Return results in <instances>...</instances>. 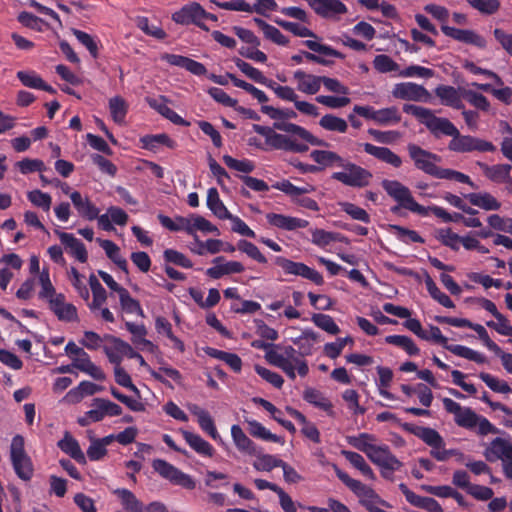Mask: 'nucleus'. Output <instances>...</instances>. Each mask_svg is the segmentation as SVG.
Instances as JSON below:
<instances>
[{"mask_svg": "<svg viewBox=\"0 0 512 512\" xmlns=\"http://www.w3.org/2000/svg\"><path fill=\"white\" fill-rule=\"evenodd\" d=\"M252 346L258 349H264L266 351V361L281 369L291 380H294L297 374L300 377H305L309 373L307 361L297 355V350L293 346H275L260 340L253 341Z\"/></svg>", "mask_w": 512, "mask_h": 512, "instance_id": "obj_1", "label": "nucleus"}, {"mask_svg": "<svg viewBox=\"0 0 512 512\" xmlns=\"http://www.w3.org/2000/svg\"><path fill=\"white\" fill-rule=\"evenodd\" d=\"M382 187L387 194L398 202L399 207L409 210L412 213L427 216L430 212L444 222H456L457 214L451 215L444 208L432 205L424 207L417 203L413 198L411 191L402 183L396 180H383Z\"/></svg>", "mask_w": 512, "mask_h": 512, "instance_id": "obj_2", "label": "nucleus"}, {"mask_svg": "<svg viewBox=\"0 0 512 512\" xmlns=\"http://www.w3.org/2000/svg\"><path fill=\"white\" fill-rule=\"evenodd\" d=\"M442 402L445 410L454 415V421L459 427L476 430L481 436L499 432L487 418L478 415L471 408L463 407L450 398H443Z\"/></svg>", "mask_w": 512, "mask_h": 512, "instance_id": "obj_3", "label": "nucleus"}, {"mask_svg": "<svg viewBox=\"0 0 512 512\" xmlns=\"http://www.w3.org/2000/svg\"><path fill=\"white\" fill-rule=\"evenodd\" d=\"M158 219L162 226L170 231H185L191 236H195L197 231L219 234V230L215 225L197 214H191L188 217L178 216L175 219L160 214Z\"/></svg>", "mask_w": 512, "mask_h": 512, "instance_id": "obj_4", "label": "nucleus"}, {"mask_svg": "<svg viewBox=\"0 0 512 512\" xmlns=\"http://www.w3.org/2000/svg\"><path fill=\"white\" fill-rule=\"evenodd\" d=\"M337 477L359 498L360 503L369 512H385L383 507H388L376 492L359 480L351 478L346 472L336 468Z\"/></svg>", "mask_w": 512, "mask_h": 512, "instance_id": "obj_5", "label": "nucleus"}, {"mask_svg": "<svg viewBox=\"0 0 512 512\" xmlns=\"http://www.w3.org/2000/svg\"><path fill=\"white\" fill-rule=\"evenodd\" d=\"M405 112L415 116L428 130L435 136L442 135L452 137L457 133V127L447 118H441L434 115V113L424 107L409 105L404 107Z\"/></svg>", "mask_w": 512, "mask_h": 512, "instance_id": "obj_6", "label": "nucleus"}, {"mask_svg": "<svg viewBox=\"0 0 512 512\" xmlns=\"http://www.w3.org/2000/svg\"><path fill=\"white\" fill-rule=\"evenodd\" d=\"M424 336L425 337H421V339L426 341H434L456 356L465 358L478 364H484L487 362L486 356L476 350L463 345L449 344L447 337L442 334L441 330L437 326H430L429 330H424Z\"/></svg>", "mask_w": 512, "mask_h": 512, "instance_id": "obj_7", "label": "nucleus"}, {"mask_svg": "<svg viewBox=\"0 0 512 512\" xmlns=\"http://www.w3.org/2000/svg\"><path fill=\"white\" fill-rule=\"evenodd\" d=\"M484 456L490 462L500 460L504 476L512 480V443L509 440L501 437L493 439Z\"/></svg>", "mask_w": 512, "mask_h": 512, "instance_id": "obj_8", "label": "nucleus"}, {"mask_svg": "<svg viewBox=\"0 0 512 512\" xmlns=\"http://www.w3.org/2000/svg\"><path fill=\"white\" fill-rule=\"evenodd\" d=\"M10 457L13 468L19 478L30 480L33 475V465L24 449V438L20 435L13 437L10 447Z\"/></svg>", "mask_w": 512, "mask_h": 512, "instance_id": "obj_9", "label": "nucleus"}, {"mask_svg": "<svg viewBox=\"0 0 512 512\" xmlns=\"http://www.w3.org/2000/svg\"><path fill=\"white\" fill-rule=\"evenodd\" d=\"M341 166V171L332 174L334 180L351 187L362 188L369 185L372 174L368 170L353 163L342 162Z\"/></svg>", "mask_w": 512, "mask_h": 512, "instance_id": "obj_10", "label": "nucleus"}, {"mask_svg": "<svg viewBox=\"0 0 512 512\" xmlns=\"http://www.w3.org/2000/svg\"><path fill=\"white\" fill-rule=\"evenodd\" d=\"M153 469L164 479L175 485L192 490L196 487L195 480L188 474L162 459H155L152 462Z\"/></svg>", "mask_w": 512, "mask_h": 512, "instance_id": "obj_11", "label": "nucleus"}, {"mask_svg": "<svg viewBox=\"0 0 512 512\" xmlns=\"http://www.w3.org/2000/svg\"><path fill=\"white\" fill-rule=\"evenodd\" d=\"M304 45L308 47L311 51L318 53L319 55L302 51L300 54H295L291 57V61L294 64H301L303 63L304 59H306L311 62L326 65L327 61L322 56L342 58V54L340 52L333 49L331 46L321 44L317 41L306 40L304 41Z\"/></svg>", "mask_w": 512, "mask_h": 512, "instance_id": "obj_12", "label": "nucleus"}, {"mask_svg": "<svg viewBox=\"0 0 512 512\" xmlns=\"http://www.w3.org/2000/svg\"><path fill=\"white\" fill-rule=\"evenodd\" d=\"M449 150L457 153H467L472 151H494L495 147L492 143L469 136L461 135L457 129V133L453 134L448 145Z\"/></svg>", "mask_w": 512, "mask_h": 512, "instance_id": "obj_13", "label": "nucleus"}, {"mask_svg": "<svg viewBox=\"0 0 512 512\" xmlns=\"http://www.w3.org/2000/svg\"><path fill=\"white\" fill-rule=\"evenodd\" d=\"M408 153L410 158L413 160L414 165L417 169L422 170L426 174L437 177L440 167L436 165L440 161V157L415 144L408 145Z\"/></svg>", "mask_w": 512, "mask_h": 512, "instance_id": "obj_14", "label": "nucleus"}, {"mask_svg": "<svg viewBox=\"0 0 512 512\" xmlns=\"http://www.w3.org/2000/svg\"><path fill=\"white\" fill-rule=\"evenodd\" d=\"M354 112L382 126L397 124L401 120L399 110L396 107L375 110L370 106L357 105L354 107Z\"/></svg>", "mask_w": 512, "mask_h": 512, "instance_id": "obj_15", "label": "nucleus"}, {"mask_svg": "<svg viewBox=\"0 0 512 512\" xmlns=\"http://www.w3.org/2000/svg\"><path fill=\"white\" fill-rule=\"evenodd\" d=\"M275 264L281 267L286 274L301 276L316 285H322L324 283L323 276L317 270L310 268L304 263L294 262L284 257H276Z\"/></svg>", "mask_w": 512, "mask_h": 512, "instance_id": "obj_16", "label": "nucleus"}, {"mask_svg": "<svg viewBox=\"0 0 512 512\" xmlns=\"http://www.w3.org/2000/svg\"><path fill=\"white\" fill-rule=\"evenodd\" d=\"M367 457L383 470V475L386 476V471L393 473L399 470L401 462L390 452L387 445L375 444Z\"/></svg>", "mask_w": 512, "mask_h": 512, "instance_id": "obj_17", "label": "nucleus"}, {"mask_svg": "<svg viewBox=\"0 0 512 512\" xmlns=\"http://www.w3.org/2000/svg\"><path fill=\"white\" fill-rule=\"evenodd\" d=\"M108 343L104 345V352L109 361L116 365H120L124 357H133V348L123 340L114 337H106Z\"/></svg>", "mask_w": 512, "mask_h": 512, "instance_id": "obj_18", "label": "nucleus"}, {"mask_svg": "<svg viewBox=\"0 0 512 512\" xmlns=\"http://www.w3.org/2000/svg\"><path fill=\"white\" fill-rule=\"evenodd\" d=\"M49 309L60 321L74 322L78 320V312L75 305L66 301L65 295L59 293L48 301Z\"/></svg>", "mask_w": 512, "mask_h": 512, "instance_id": "obj_19", "label": "nucleus"}, {"mask_svg": "<svg viewBox=\"0 0 512 512\" xmlns=\"http://www.w3.org/2000/svg\"><path fill=\"white\" fill-rule=\"evenodd\" d=\"M296 90L307 95H315L320 91L322 76L308 73L302 69L293 72Z\"/></svg>", "mask_w": 512, "mask_h": 512, "instance_id": "obj_20", "label": "nucleus"}, {"mask_svg": "<svg viewBox=\"0 0 512 512\" xmlns=\"http://www.w3.org/2000/svg\"><path fill=\"white\" fill-rule=\"evenodd\" d=\"M208 13L198 3H190L182 7L179 11L172 15L174 22L181 25L196 24L200 25V21L205 19Z\"/></svg>", "mask_w": 512, "mask_h": 512, "instance_id": "obj_21", "label": "nucleus"}, {"mask_svg": "<svg viewBox=\"0 0 512 512\" xmlns=\"http://www.w3.org/2000/svg\"><path fill=\"white\" fill-rule=\"evenodd\" d=\"M92 409L89 410V416L94 422H100L105 417H114L122 414V408L105 398H94L92 401Z\"/></svg>", "mask_w": 512, "mask_h": 512, "instance_id": "obj_22", "label": "nucleus"}, {"mask_svg": "<svg viewBox=\"0 0 512 512\" xmlns=\"http://www.w3.org/2000/svg\"><path fill=\"white\" fill-rule=\"evenodd\" d=\"M187 409L191 414L196 416L200 428L205 433H207L213 440L222 442V438L216 429L214 420L207 410L193 403L187 404Z\"/></svg>", "mask_w": 512, "mask_h": 512, "instance_id": "obj_23", "label": "nucleus"}, {"mask_svg": "<svg viewBox=\"0 0 512 512\" xmlns=\"http://www.w3.org/2000/svg\"><path fill=\"white\" fill-rule=\"evenodd\" d=\"M383 310L391 315L397 316L402 319H407L404 322V326L413 332L415 335H417L419 338L425 337L424 336V329L420 323L419 320L410 318L411 312L405 307L402 306H396L392 303H385L383 305Z\"/></svg>", "mask_w": 512, "mask_h": 512, "instance_id": "obj_24", "label": "nucleus"}, {"mask_svg": "<svg viewBox=\"0 0 512 512\" xmlns=\"http://www.w3.org/2000/svg\"><path fill=\"white\" fill-rule=\"evenodd\" d=\"M213 264L212 267L206 270V275L212 279H220L223 276L242 273L245 270L242 263L238 261L224 262L223 257H216Z\"/></svg>", "mask_w": 512, "mask_h": 512, "instance_id": "obj_25", "label": "nucleus"}, {"mask_svg": "<svg viewBox=\"0 0 512 512\" xmlns=\"http://www.w3.org/2000/svg\"><path fill=\"white\" fill-rule=\"evenodd\" d=\"M266 220L271 226L285 231H294L306 228L309 225V222L305 219L277 213H267Z\"/></svg>", "mask_w": 512, "mask_h": 512, "instance_id": "obj_26", "label": "nucleus"}, {"mask_svg": "<svg viewBox=\"0 0 512 512\" xmlns=\"http://www.w3.org/2000/svg\"><path fill=\"white\" fill-rule=\"evenodd\" d=\"M392 95L398 99L420 101L428 96V92L421 85L412 82H404L394 86Z\"/></svg>", "mask_w": 512, "mask_h": 512, "instance_id": "obj_27", "label": "nucleus"}, {"mask_svg": "<svg viewBox=\"0 0 512 512\" xmlns=\"http://www.w3.org/2000/svg\"><path fill=\"white\" fill-rule=\"evenodd\" d=\"M266 144L274 149L297 153L306 152L308 150L307 144L298 142L296 139L292 137L279 134L276 132L270 135V137L268 138V142Z\"/></svg>", "mask_w": 512, "mask_h": 512, "instance_id": "obj_28", "label": "nucleus"}, {"mask_svg": "<svg viewBox=\"0 0 512 512\" xmlns=\"http://www.w3.org/2000/svg\"><path fill=\"white\" fill-rule=\"evenodd\" d=\"M70 199L80 217L90 221L97 218L100 210L90 201L88 197L83 196L78 191H72L70 194Z\"/></svg>", "mask_w": 512, "mask_h": 512, "instance_id": "obj_29", "label": "nucleus"}, {"mask_svg": "<svg viewBox=\"0 0 512 512\" xmlns=\"http://www.w3.org/2000/svg\"><path fill=\"white\" fill-rule=\"evenodd\" d=\"M61 243L65 246L68 253L71 254L81 263H85L88 259V253L84 244L73 234L66 232H56Z\"/></svg>", "mask_w": 512, "mask_h": 512, "instance_id": "obj_30", "label": "nucleus"}, {"mask_svg": "<svg viewBox=\"0 0 512 512\" xmlns=\"http://www.w3.org/2000/svg\"><path fill=\"white\" fill-rule=\"evenodd\" d=\"M72 366L81 372L87 374L94 380L103 381L106 378L103 370L91 361L87 352L83 351L79 356L74 357Z\"/></svg>", "mask_w": 512, "mask_h": 512, "instance_id": "obj_31", "label": "nucleus"}, {"mask_svg": "<svg viewBox=\"0 0 512 512\" xmlns=\"http://www.w3.org/2000/svg\"><path fill=\"white\" fill-rule=\"evenodd\" d=\"M441 29L446 36L457 41L473 44L479 48H483L486 45L484 38L471 30L458 29L447 25H443Z\"/></svg>", "mask_w": 512, "mask_h": 512, "instance_id": "obj_32", "label": "nucleus"}, {"mask_svg": "<svg viewBox=\"0 0 512 512\" xmlns=\"http://www.w3.org/2000/svg\"><path fill=\"white\" fill-rule=\"evenodd\" d=\"M483 174L493 182L512 184L510 177L511 166L509 164H496L489 166L485 163L478 162Z\"/></svg>", "mask_w": 512, "mask_h": 512, "instance_id": "obj_33", "label": "nucleus"}, {"mask_svg": "<svg viewBox=\"0 0 512 512\" xmlns=\"http://www.w3.org/2000/svg\"><path fill=\"white\" fill-rule=\"evenodd\" d=\"M147 103L151 108L156 110L163 117L170 120L172 123L176 125L188 126L189 123L185 121L180 115H178L175 111H173L170 107H168V100L163 97L150 98L146 99Z\"/></svg>", "mask_w": 512, "mask_h": 512, "instance_id": "obj_34", "label": "nucleus"}, {"mask_svg": "<svg viewBox=\"0 0 512 512\" xmlns=\"http://www.w3.org/2000/svg\"><path fill=\"white\" fill-rule=\"evenodd\" d=\"M312 9L324 18H333L347 12V7L339 0H316Z\"/></svg>", "mask_w": 512, "mask_h": 512, "instance_id": "obj_35", "label": "nucleus"}, {"mask_svg": "<svg viewBox=\"0 0 512 512\" xmlns=\"http://www.w3.org/2000/svg\"><path fill=\"white\" fill-rule=\"evenodd\" d=\"M362 146L367 154L374 156L380 161H383L395 168H399L402 165L401 158L389 148L375 146L370 143H364Z\"/></svg>", "mask_w": 512, "mask_h": 512, "instance_id": "obj_36", "label": "nucleus"}, {"mask_svg": "<svg viewBox=\"0 0 512 512\" xmlns=\"http://www.w3.org/2000/svg\"><path fill=\"white\" fill-rule=\"evenodd\" d=\"M180 433L182 434L183 438L185 439L186 443L199 455L204 457H212L214 454V448L213 446L206 441L204 438H202L199 434L187 431V430H180Z\"/></svg>", "mask_w": 512, "mask_h": 512, "instance_id": "obj_37", "label": "nucleus"}, {"mask_svg": "<svg viewBox=\"0 0 512 512\" xmlns=\"http://www.w3.org/2000/svg\"><path fill=\"white\" fill-rule=\"evenodd\" d=\"M231 437L239 452L249 456L257 454V445L244 433L239 425H232Z\"/></svg>", "mask_w": 512, "mask_h": 512, "instance_id": "obj_38", "label": "nucleus"}, {"mask_svg": "<svg viewBox=\"0 0 512 512\" xmlns=\"http://www.w3.org/2000/svg\"><path fill=\"white\" fill-rule=\"evenodd\" d=\"M274 126H275V128H277L279 130L285 131L287 133H292V134L298 136L300 139L304 140L305 142H307L311 145H314V146L326 145V143L323 140L315 137L307 129H305L297 124L275 123Z\"/></svg>", "mask_w": 512, "mask_h": 512, "instance_id": "obj_39", "label": "nucleus"}, {"mask_svg": "<svg viewBox=\"0 0 512 512\" xmlns=\"http://www.w3.org/2000/svg\"><path fill=\"white\" fill-rule=\"evenodd\" d=\"M58 447L80 464L86 463V457L81 450L78 441L68 432L58 442Z\"/></svg>", "mask_w": 512, "mask_h": 512, "instance_id": "obj_40", "label": "nucleus"}, {"mask_svg": "<svg viewBox=\"0 0 512 512\" xmlns=\"http://www.w3.org/2000/svg\"><path fill=\"white\" fill-rule=\"evenodd\" d=\"M404 428L430 447L443 443L442 436L435 429L411 424H405Z\"/></svg>", "mask_w": 512, "mask_h": 512, "instance_id": "obj_41", "label": "nucleus"}, {"mask_svg": "<svg viewBox=\"0 0 512 512\" xmlns=\"http://www.w3.org/2000/svg\"><path fill=\"white\" fill-rule=\"evenodd\" d=\"M469 202L486 211H496L501 208V203L488 192L470 193L465 196Z\"/></svg>", "mask_w": 512, "mask_h": 512, "instance_id": "obj_42", "label": "nucleus"}, {"mask_svg": "<svg viewBox=\"0 0 512 512\" xmlns=\"http://www.w3.org/2000/svg\"><path fill=\"white\" fill-rule=\"evenodd\" d=\"M114 441V436L109 435L103 438H91L90 445L87 449V456L91 461H99L106 454V447Z\"/></svg>", "mask_w": 512, "mask_h": 512, "instance_id": "obj_43", "label": "nucleus"}, {"mask_svg": "<svg viewBox=\"0 0 512 512\" xmlns=\"http://www.w3.org/2000/svg\"><path fill=\"white\" fill-rule=\"evenodd\" d=\"M295 345L300 349V354L297 355L304 359V356H309L313 352V346L318 341V335L311 329H305L301 335L292 340Z\"/></svg>", "mask_w": 512, "mask_h": 512, "instance_id": "obj_44", "label": "nucleus"}, {"mask_svg": "<svg viewBox=\"0 0 512 512\" xmlns=\"http://www.w3.org/2000/svg\"><path fill=\"white\" fill-rule=\"evenodd\" d=\"M254 22L261 29L266 39L280 46H287L289 44V39L278 28L260 18H255Z\"/></svg>", "mask_w": 512, "mask_h": 512, "instance_id": "obj_45", "label": "nucleus"}, {"mask_svg": "<svg viewBox=\"0 0 512 512\" xmlns=\"http://www.w3.org/2000/svg\"><path fill=\"white\" fill-rule=\"evenodd\" d=\"M207 207L219 219L225 220L230 217V212L219 197L216 188H209L207 191Z\"/></svg>", "mask_w": 512, "mask_h": 512, "instance_id": "obj_46", "label": "nucleus"}, {"mask_svg": "<svg viewBox=\"0 0 512 512\" xmlns=\"http://www.w3.org/2000/svg\"><path fill=\"white\" fill-rule=\"evenodd\" d=\"M245 422L248 425L249 434L255 438H259L265 441H271L275 443H284V440L277 436L276 434L271 433L266 427H264L260 422L253 419H246Z\"/></svg>", "mask_w": 512, "mask_h": 512, "instance_id": "obj_47", "label": "nucleus"}, {"mask_svg": "<svg viewBox=\"0 0 512 512\" xmlns=\"http://www.w3.org/2000/svg\"><path fill=\"white\" fill-rule=\"evenodd\" d=\"M105 251L107 257L112 260L122 271L127 272V261L120 254V248L110 240L98 238L96 240Z\"/></svg>", "mask_w": 512, "mask_h": 512, "instance_id": "obj_48", "label": "nucleus"}, {"mask_svg": "<svg viewBox=\"0 0 512 512\" xmlns=\"http://www.w3.org/2000/svg\"><path fill=\"white\" fill-rule=\"evenodd\" d=\"M114 493L120 498L123 508L128 512H147L143 503L128 489H116Z\"/></svg>", "mask_w": 512, "mask_h": 512, "instance_id": "obj_49", "label": "nucleus"}, {"mask_svg": "<svg viewBox=\"0 0 512 512\" xmlns=\"http://www.w3.org/2000/svg\"><path fill=\"white\" fill-rule=\"evenodd\" d=\"M287 411L291 415V417H293L300 424H302L301 431L307 438H309L315 443L320 442V433L314 424L308 422L306 417L296 409L287 408Z\"/></svg>", "mask_w": 512, "mask_h": 512, "instance_id": "obj_50", "label": "nucleus"}, {"mask_svg": "<svg viewBox=\"0 0 512 512\" xmlns=\"http://www.w3.org/2000/svg\"><path fill=\"white\" fill-rule=\"evenodd\" d=\"M303 398L308 403L314 405L315 407L322 409L329 414H332V403L328 398L324 396L322 392L314 388H307L303 393Z\"/></svg>", "mask_w": 512, "mask_h": 512, "instance_id": "obj_51", "label": "nucleus"}, {"mask_svg": "<svg viewBox=\"0 0 512 512\" xmlns=\"http://www.w3.org/2000/svg\"><path fill=\"white\" fill-rule=\"evenodd\" d=\"M251 456L256 457L252 465L257 471L270 472L274 468L282 465L281 459L270 454H264L259 449H257V454H252Z\"/></svg>", "mask_w": 512, "mask_h": 512, "instance_id": "obj_52", "label": "nucleus"}, {"mask_svg": "<svg viewBox=\"0 0 512 512\" xmlns=\"http://www.w3.org/2000/svg\"><path fill=\"white\" fill-rule=\"evenodd\" d=\"M342 455L349 461V463L358 469L365 477L370 480L375 479V474L371 467L367 464L362 455L353 451H342Z\"/></svg>", "mask_w": 512, "mask_h": 512, "instance_id": "obj_53", "label": "nucleus"}, {"mask_svg": "<svg viewBox=\"0 0 512 512\" xmlns=\"http://www.w3.org/2000/svg\"><path fill=\"white\" fill-rule=\"evenodd\" d=\"M310 157L323 167L342 165L343 159L335 152L329 150H313Z\"/></svg>", "mask_w": 512, "mask_h": 512, "instance_id": "obj_54", "label": "nucleus"}, {"mask_svg": "<svg viewBox=\"0 0 512 512\" xmlns=\"http://www.w3.org/2000/svg\"><path fill=\"white\" fill-rule=\"evenodd\" d=\"M109 110L113 121L117 124H124L128 111V104L120 96L112 97L109 100Z\"/></svg>", "mask_w": 512, "mask_h": 512, "instance_id": "obj_55", "label": "nucleus"}, {"mask_svg": "<svg viewBox=\"0 0 512 512\" xmlns=\"http://www.w3.org/2000/svg\"><path fill=\"white\" fill-rule=\"evenodd\" d=\"M118 298L122 312L126 314L143 316V310L140 306V303L130 295L127 289H124L121 293H119Z\"/></svg>", "mask_w": 512, "mask_h": 512, "instance_id": "obj_56", "label": "nucleus"}, {"mask_svg": "<svg viewBox=\"0 0 512 512\" xmlns=\"http://www.w3.org/2000/svg\"><path fill=\"white\" fill-rule=\"evenodd\" d=\"M436 95L445 105L454 108H460L461 106V96L454 87L440 86L436 89Z\"/></svg>", "mask_w": 512, "mask_h": 512, "instance_id": "obj_57", "label": "nucleus"}, {"mask_svg": "<svg viewBox=\"0 0 512 512\" xmlns=\"http://www.w3.org/2000/svg\"><path fill=\"white\" fill-rule=\"evenodd\" d=\"M39 284H40V291H39V298L46 300L47 302L54 298V296H57L59 293L56 292L51 279L49 270L47 268H43L42 271L39 274Z\"/></svg>", "mask_w": 512, "mask_h": 512, "instance_id": "obj_58", "label": "nucleus"}, {"mask_svg": "<svg viewBox=\"0 0 512 512\" xmlns=\"http://www.w3.org/2000/svg\"><path fill=\"white\" fill-rule=\"evenodd\" d=\"M348 443L352 445L354 448L362 451L366 455L372 450L374 445L376 444L375 437L368 433H361L357 436H350L347 438Z\"/></svg>", "mask_w": 512, "mask_h": 512, "instance_id": "obj_59", "label": "nucleus"}, {"mask_svg": "<svg viewBox=\"0 0 512 512\" xmlns=\"http://www.w3.org/2000/svg\"><path fill=\"white\" fill-rule=\"evenodd\" d=\"M312 243L319 247H326L332 242H341L344 237L338 233L328 232L323 229H314L311 231Z\"/></svg>", "mask_w": 512, "mask_h": 512, "instance_id": "obj_60", "label": "nucleus"}, {"mask_svg": "<svg viewBox=\"0 0 512 512\" xmlns=\"http://www.w3.org/2000/svg\"><path fill=\"white\" fill-rule=\"evenodd\" d=\"M319 125L327 131L339 133H345L348 129V124L343 118L337 117L332 114L324 115L320 119Z\"/></svg>", "mask_w": 512, "mask_h": 512, "instance_id": "obj_61", "label": "nucleus"}, {"mask_svg": "<svg viewBox=\"0 0 512 512\" xmlns=\"http://www.w3.org/2000/svg\"><path fill=\"white\" fill-rule=\"evenodd\" d=\"M461 237L450 228H441L436 231L437 240L454 251L460 249Z\"/></svg>", "mask_w": 512, "mask_h": 512, "instance_id": "obj_62", "label": "nucleus"}, {"mask_svg": "<svg viewBox=\"0 0 512 512\" xmlns=\"http://www.w3.org/2000/svg\"><path fill=\"white\" fill-rule=\"evenodd\" d=\"M386 343L395 345L405 350L409 355H417L420 350L413 340L404 335H389L385 338Z\"/></svg>", "mask_w": 512, "mask_h": 512, "instance_id": "obj_63", "label": "nucleus"}, {"mask_svg": "<svg viewBox=\"0 0 512 512\" xmlns=\"http://www.w3.org/2000/svg\"><path fill=\"white\" fill-rule=\"evenodd\" d=\"M266 87L271 89L281 100L292 102L293 104L299 97L294 88L286 85H280L271 79L267 82Z\"/></svg>", "mask_w": 512, "mask_h": 512, "instance_id": "obj_64", "label": "nucleus"}]
</instances>
